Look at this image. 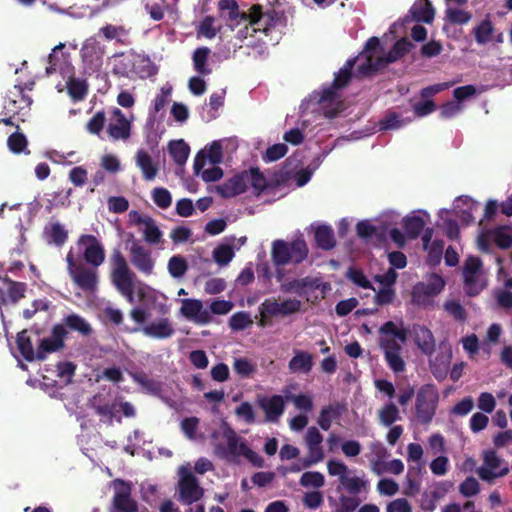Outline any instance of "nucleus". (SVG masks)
I'll use <instances>...</instances> for the list:
<instances>
[{"label": "nucleus", "instance_id": "nucleus-1", "mask_svg": "<svg viewBox=\"0 0 512 512\" xmlns=\"http://www.w3.org/2000/svg\"><path fill=\"white\" fill-rule=\"evenodd\" d=\"M77 246L83 248V261L70 250L66 255L67 272L73 283L83 291L94 292L98 285L97 268L105 261V249L96 236L82 234Z\"/></svg>", "mask_w": 512, "mask_h": 512}, {"label": "nucleus", "instance_id": "nucleus-2", "mask_svg": "<svg viewBox=\"0 0 512 512\" xmlns=\"http://www.w3.org/2000/svg\"><path fill=\"white\" fill-rule=\"evenodd\" d=\"M379 333L384 336H393L392 338L384 337L379 340V346L384 353L387 365L395 373L404 372L406 364L401 357V351L402 344L407 341V330L398 328L393 321H387L379 328Z\"/></svg>", "mask_w": 512, "mask_h": 512}, {"label": "nucleus", "instance_id": "nucleus-3", "mask_svg": "<svg viewBox=\"0 0 512 512\" xmlns=\"http://www.w3.org/2000/svg\"><path fill=\"white\" fill-rule=\"evenodd\" d=\"M308 246L304 239L286 242L277 239L272 243L271 258L275 266H285L289 263L300 264L308 256Z\"/></svg>", "mask_w": 512, "mask_h": 512}, {"label": "nucleus", "instance_id": "nucleus-4", "mask_svg": "<svg viewBox=\"0 0 512 512\" xmlns=\"http://www.w3.org/2000/svg\"><path fill=\"white\" fill-rule=\"evenodd\" d=\"M414 47L415 45L410 40L407 38H401L395 42L386 56H377V59L374 61L373 57L370 55L366 63H362L358 66L357 71L361 76H371L386 65L401 59Z\"/></svg>", "mask_w": 512, "mask_h": 512}, {"label": "nucleus", "instance_id": "nucleus-5", "mask_svg": "<svg viewBox=\"0 0 512 512\" xmlns=\"http://www.w3.org/2000/svg\"><path fill=\"white\" fill-rule=\"evenodd\" d=\"M219 17L229 23L231 29L247 22L249 25H256L263 17L262 6L259 4L252 5L250 12L240 11L236 0H219L218 2Z\"/></svg>", "mask_w": 512, "mask_h": 512}, {"label": "nucleus", "instance_id": "nucleus-6", "mask_svg": "<svg viewBox=\"0 0 512 512\" xmlns=\"http://www.w3.org/2000/svg\"><path fill=\"white\" fill-rule=\"evenodd\" d=\"M438 400V390L433 384H425L419 388L415 400V418L418 423L427 425L432 422Z\"/></svg>", "mask_w": 512, "mask_h": 512}, {"label": "nucleus", "instance_id": "nucleus-7", "mask_svg": "<svg viewBox=\"0 0 512 512\" xmlns=\"http://www.w3.org/2000/svg\"><path fill=\"white\" fill-rule=\"evenodd\" d=\"M445 287V282L440 275L434 274L428 282H418L414 285L411 297L412 302L419 306H426L431 303L433 297L437 296Z\"/></svg>", "mask_w": 512, "mask_h": 512}, {"label": "nucleus", "instance_id": "nucleus-8", "mask_svg": "<svg viewBox=\"0 0 512 512\" xmlns=\"http://www.w3.org/2000/svg\"><path fill=\"white\" fill-rule=\"evenodd\" d=\"M178 500L185 505L199 501L204 490L200 487L198 479L189 471H186L178 482Z\"/></svg>", "mask_w": 512, "mask_h": 512}, {"label": "nucleus", "instance_id": "nucleus-9", "mask_svg": "<svg viewBox=\"0 0 512 512\" xmlns=\"http://www.w3.org/2000/svg\"><path fill=\"white\" fill-rule=\"evenodd\" d=\"M115 493L110 512H137V502L131 498V487L121 479L114 481Z\"/></svg>", "mask_w": 512, "mask_h": 512}, {"label": "nucleus", "instance_id": "nucleus-10", "mask_svg": "<svg viewBox=\"0 0 512 512\" xmlns=\"http://www.w3.org/2000/svg\"><path fill=\"white\" fill-rule=\"evenodd\" d=\"M111 122L107 127L109 137L114 140L126 141L131 137L132 119L129 120L117 107L111 110Z\"/></svg>", "mask_w": 512, "mask_h": 512}, {"label": "nucleus", "instance_id": "nucleus-11", "mask_svg": "<svg viewBox=\"0 0 512 512\" xmlns=\"http://www.w3.org/2000/svg\"><path fill=\"white\" fill-rule=\"evenodd\" d=\"M67 335V330L62 324H56L53 326L51 336L44 338L40 341V344L36 351L37 360L46 359L47 353H52L61 350L64 344V338Z\"/></svg>", "mask_w": 512, "mask_h": 512}, {"label": "nucleus", "instance_id": "nucleus-12", "mask_svg": "<svg viewBox=\"0 0 512 512\" xmlns=\"http://www.w3.org/2000/svg\"><path fill=\"white\" fill-rule=\"evenodd\" d=\"M110 264V278L113 285H122L128 280H135V273L129 268L126 258L119 249L113 250L110 257Z\"/></svg>", "mask_w": 512, "mask_h": 512}, {"label": "nucleus", "instance_id": "nucleus-13", "mask_svg": "<svg viewBox=\"0 0 512 512\" xmlns=\"http://www.w3.org/2000/svg\"><path fill=\"white\" fill-rule=\"evenodd\" d=\"M181 304L180 313L186 319L201 325L209 324L212 321L209 310L203 308L201 300L186 298L181 300Z\"/></svg>", "mask_w": 512, "mask_h": 512}, {"label": "nucleus", "instance_id": "nucleus-14", "mask_svg": "<svg viewBox=\"0 0 512 512\" xmlns=\"http://www.w3.org/2000/svg\"><path fill=\"white\" fill-rule=\"evenodd\" d=\"M76 372V364L71 361H62L56 364V378L54 379L46 374L42 376L43 384L48 387L63 388L73 382Z\"/></svg>", "mask_w": 512, "mask_h": 512}, {"label": "nucleus", "instance_id": "nucleus-15", "mask_svg": "<svg viewBox=\"0 0 512 512\" xmlns=\"http://www.w3.org/2000/svg\"><path fill=\"white\" fill-rule=\"evenodd\" d=\"M248 182V172L242 171L218 185L216 191L222 198H232L246 192Z\"/></svg>", "mask_w": 512, "mask_h": 512}, {"label": "nucleus", "instance_id": "nucleus-16", "mask_svg": "<svg viewBox=\"0 0 512 512\" xmlns=\"http://www.w3.org/2000/svg\"><path fill=\"white\" fill-rule=\"evenodd\" d=\"M65 44L60 43L55 46L48 57V66L46 67V74L52 75L60 72L62 75L72 73L73 67L69 63V54L62 52Z\"/></svg>", "mask_w": 512, "mask_h": 512}, {"label": "nucleus", "instance_id": "nucleus-17", "mask_svg": "<svg viewBox=\"0 0 512 512\" xmlns=\"http://www.w3.org/2000/svg\"><path fill=\"white\" fill-rule=\"evenodd\" d=\"M130 260L132 265L145 275H151L154 269V260L151 252L138 243H133L130 247Z\"/></svg>", "mask_w": 512, "mask_h": 512}, {"label": "nucleus", "instance_id": "nucleus-18", "mask_svg": "<svg viewBox=\"0 0 512 512\" xmlns=\"http://www.w3.org/2000/svg\"><path fill=\"white\" fill-rule=\"evenodd\" d=\"M414 342L425 355H432L435 351V339L430 329L423 325L414 324L410 330Z\"/></svg>", "mask_w": 512, "mask_h": 512}, {"label": "nucleus", "instance_id": "nucleus-19", "mask_svg": "<svg viewBox=\"0 0 512 512\" xmlns=\"http://www.w3.org/2000/svg\"><path fill=\"white\" fill-rule=\"evenodd\" d=\"M484 463L486 468L482 467L479 469L478 474L482 480L490 481L498 476H504L509 472L508 468H503L499 473H495L494 470L500 467L501 459L498 457L496 451L488 450L484 452Z\"/></svg>", "mask_w": 512, "mask_h": 512}, {"label": "nucleus", "instance_id": "nucleus-20", "mask_svg": "<svg viewBox=\"0 0 512 512\" xmlns=\"http://www.w3.org/2000/svg\"><path fill=\"white\" fill-rule=\"evenodd\" d=\"M224 436L227 440V448H224L221 445H217L215 452L221 458H227L228 455L233 457L241 456L244 453V450L241 448L242 445H247L244 441L240 439V437L236 434V432L229 428L224 432Z\"/></svg>", "mask_w": 512, "mask_h": 512}, {"label": "nucleus", "instance_id": "nucleus-21", "mask_svg": "<svg viewBox=\"0 0 512 512\" xmlns=\"http://www.w3.org/2000/svg\"><path fill=\"white\" fill-rule=\"evenodd\" d=\"M80 53L83 62L90 68H97L102 65L104 51L96 40L88 39L85 41Z\"/></svg>", "mask_w": 512, "mask_h": 512}, {"label": "nucleus", "instance_id": "nucleus-22", "mask_svg": "<svg viewBox=\"0 0 512 512\" xmlns=\"http://www.w3.org/2000/svg\"><path fill=\"white\" fill-rule=\"evenodd\" d=\"M259 406L265 412L267 421L275 422L284 413L285 402L282 396L273 395L259 400Z\"/></svg>", "mask_w": 512, "mask_h": 512}, {"label": "nucleus", "instance_id": "nucleus-23", "mask_svg": "<svg viewBox=\"0 0 512 512\" xmlns=\"http://www.w3.org/2000/svg\"><path fill=\"white\" fill-rule=\"evenodd\" d=\"M135 163L141 170L142 176L146 181H152L158 175V165L153 161L152 157L146 150L139 149L136 152Z\"/></svg>", "mask_w": 512, "mask_h": 512}, {"label": "nucleus", "instance_id": "nucleus-24", "mask_svg": "<svg viewBox=\"0 0 512 512\" xmlns=\"http://www.w3.org/2000/svg\"><path fill=\"white\" fill-rule=\"evenodd\" d=\"M142 332L151 338L167 339L175 333V329L168 318H162L157 322H151L144 326Z\"/></svg>", "mask_w": 512, "mask_h": 512}, {"label": "nucleus", "instance_id": "nucleus-25", "mask_svg": "<svg viewBox=\"0 0 512 512\" xmlns=\"http://www.w3.org/2000/svg\"><path fill=\"white\" fill-rule=\"evenodd\" d=\"M321 286V281L318 278L304 277L300 279H294L281 286V290L286 293H296L302 295L307 290H316Z\"/></svg>", "mask_w": 512, "mask_h": 512}, {"label": "nucleus", "instance_id": "nucleus-26", "mask_svg": "<svg viewBox=\"0 0 512 512\" xmlns=\"http://www.w3.org/2000/svg\"><path fill=\"white\" fill-rule=\"evenodd\" d=\"M344 409V405L340 403L324 406L317 419V423L320 428L324 431H328L331 427L332 421L339 419Z\"/></svg>", "mask_w": 512, "mask_h": 512}, {"label": "nucleus", "instance_id": "nucleus-27", "mask_svg": "<svg viewBox=\"0 0 512 512\" xmlns=\"http://www.w3.org/2000/svg\"><path fill=\"white\" fill-rule=\"evenodd\" d=\"M43 237L49 244L62 246L68 239V231L58 222L48 223L43 230Z\"/></svg>", "mask_w": 512, "mask_h": 512}, {"label": "nucleus", "instance_id": "nucleus-28", "mask_svg": "<svg viewBox=\"0 0 512 512\" xmlns=\"http://www.w3.org/2000/svg\"><path fill=\"white\" fill-rule=\"evenodd\" d=\"M313 367V356L306 351H296L290 359L288 368L292 373H308Z\"/></svg>", "mask_w": 512, "mask_h": 512}, {"label": "nucleus", "instance_id": "nucleus-29", "mask_svg": "<svg viewBox=\"0 0 512 512\" xmlns=\"http://www.w3.org/2000/svg\"><path fill=\"white\" fill-rule=\"evenodd\" d=\"M168 152L176 165L183 166L189 157L190 147L183 139L172 140L168 143Z\"/></svg>", "mask_w": 512, "mask_h": 512}, {"label": "nucleus", "instance_id": "nucleus-30", "mask_svg": "<svg viewBox=\"0 0 512 512\" xmlns=\"http://www.w3.org/2000/svg\"><path fill=\"white\" fill-rule=\"evenodd\" d=\"M314 238L317 246L323 250H331L336 246L334 231L328 225L318 226Z\"/></svg>", "mask_w": 512, "mask_h": 512}, {"label": "nucleus", "instance_id": "nucleus-31", "mask_svg": "<svg viewBox=\"0 0 512 512\" xmlns=\"http://www.w3.org/2000/svg\"><path fill=\"white\" fill-rule=\"evenodd\" d=\"M66 87L69 96L74 102L83 100L88 93V85L86 81L75 78L72 74L68 77Z\"/></svg>", "mask_w": 512, "mask_h": 512}, {"label": "nucleus", "instance_id": "nucleus-32", "mask_svg": "<svg viewBox=\"0 0 512 512\" xmlns=\"http://www.w3.org/2000/svg\"><path fill=\"white\" fill-rule=\"evenodd\" d=\"M16 344L20 354L26 361L32 362L37 359L27 330H22L17 334Z\"/></svg>", "mask_w": 512, "mask_h": 512}, {"label": "nucleus", "instance_id": "nucleus-33", "mask_svg": "<svg viewBox=\"0 0 512 512\" xmlns=\"http://www.w3.org/2000/svg\"><path fill=\"white\" fill-rule=\"evenodd\" d=\"M451 354L442 353L430 361L431 373L437 380H444L448 373Z\"/></svg>", "mask_w": 512, "mask_h": 512}, {"label": "nucleus", "instance_id": "nucleus-34", "mask_svg": "<svg viewBox=\"0 0 512 512\" xmlns=\"http://www.w3.org/2000/svg\"><path fill=\"white\" fill-rule=\"evenodd\" d=\"M64 327H68L73 331L79 332L83 336H88L92 333L91 325L78 314L67 315L64 319Z\"/></svg>", "mask_w": 512, "mask_h": 512}, {"label": "nucleus", "instance_id": "nucleus-35", "mask_svg": "<svg viewBox=\"0 0 512 512\" xmlns=\"http://www.w3.org/2000/svg\"><path fill=\"white\" fill-rule=\"evenodd\" d=\"M3 282L7 284V303L16 304L19 300L25 297L26 284L23 282L13 281L8 277L3 278Z\"/></svg>", "mask_w": 512, "mask_h": 512}, {"label": "nucleus", "instance_id": "nucleus-36", "mask_svg": "<svg viewBox=\"0 0 512 512\" xmlns=\"http://www.w3.org/2000/svg\"><path fill=\"white\" fill-rule=\"evenodd\" d=\"M130 376L135 383L149 393L158 394L161 391V384L150 378L144 371L131 372Z\"/></svg>", "mask_w": 512, "mask_h": 512}, {"label": "nucleus", "instance_id": "nucleus-37", "mask_svg": "<svg viewBox=\"0 0 512 512\" xmlns=\"http://www.w3.org/2000/svg\"><path fill=\"white\" fill-rule=\"evenodd\" d=\"M425 226V221L420 216L405 217L403 228L408 238L416 239L419 237Z\"/></svg>", "mask_w": 512, "mask_h": 512}, {"label": "nucleus", "instance_id": "nucleus-38", "mask_svg": "<svg viewBox=\"0 0 512 512\" xmlns=\"http://www.w3.org/2000/svg\"><path fill=\"white\" fill-rule=\"evenodd\" d=\"M210 54L208 47H199L193 53V64L194 69L202 75L211 73V69L207 67V61Z\"/></svg>", "mask_w": 512, "mask_h": 512}, {"label": "nucleus", "instance_id": "nucleus-39", "mask_svg": "<svg viewBox=\"0 0 512 512\" xmlns=\"http://www.w3.org/2000/svg\"><path fill=\"white\" fill-rule=\"evenodd\" d=\"M340 483L344 486V488L353 495L359 494L362 490H366L369 481L366 479H362L360 477H348L347 475H342V478H339Z\"/></svg>", "mask_w": 512, "mask_h": 512}, {"label": "nucleus", "instance_id": "nucleus-40", "mask_svg": "<svg viewBox=\"0 0 512 512\" xmlns=\"http://www.w3.org/2000/svg\"><path fill=\"white\" fill-rule=\"evenodd\" d=\"M494 27L489 19L482 20L474 29L473 33L478 44H486L491 40Z\"/></svg>", "mask_w": 512, "mask_h": 512}, {"label": "nucleus", "instance_id": "nucleus-41", "mask_svg": "<svg viewBox=\"0 0 512 512\" xmlns=\"http://www.w3.org/2000/svg\"><path fill=\"white\" fill-rule=\"evenodd\" d=\"M247 172L251 186L257 196L269 187L267 179L258 167H251Z\"/></svg>", "mask_w": 512, "mask_h": 512}, {"label": "nucleus", "instance_id": "nucleus-42", "mask_svg": "<svg viewBox=\"0 0 512 512\" xmlns=\"http://www.w3.org/2000/svg\"><path fill=\"white\" fill-rule=\"evenodd\" d=\"M378 417L382 425L389 427L400 418L399 409L393 402H389L378 411Z\"/></svg>", "mask_w": 512, "mask_h": 512}, {"label": "nucleus", "instance_id": "nucleus-43", "mask_svg": "<svg viewBox=\"0 0 512 512\" xmlns=\"http://www.w3.org/2000/svg\"><path fill=\"white\" fill-rule=\"evenodd\" d=\"M215 18L211 15L205 16L196 29L197 37H204L207 39H213L220 31V27L214 26Z\"/></svg>", "mask_w": 512, "mask_h": 512}, {"label": "nucleus", "instance_id": "nucleus-44", "mask_svg": "<svg viewBox=\"0 0 512 512\" xmlns=\"http://www.w3.org/2000/svg\"><path fill=\"white\" fill-rule=\"evenodd\" d=\"M168 272L173 278H181L188 270V262L181 255H174L168 261Z\"/></svg>", "mask_w": 512, "mask_h": 512}, {"label": "nucleus", "instance_id": "nucleus-45", "mask_svg": "<svg viewBox=\"0 0 512 512\" xmlns=\"http://www.w3.org/2000/svg\"><path fill=\"white\" fill-rule=\"evenodd\" d=\"M410 12L417 22H424L427 24H430L435 16L434 8L429 1L419 7L413 6L410 9Z\"/></svg>", "mask_w": 512, "mask_h": 512}, {"label": "nucleus", "instance_id": "nucleus-46", "mask_svg": "<svg viewBox=\"0 0 512 512\" xmlns=\"http://www.w3.org/2000/svg\"><path fill=\"white\" fill-rule=\"evenodd\" d=\"M463 277L465 292L469 296L478 295L486 286V283L479 277L478 274L463 275Z\"/></svg>", "mask_w": 512, "mask_h": 512}, {"label": "nucleus", "instance_id": "nucleus-47", "mask_svg": "<svg viewBox=\"0 0 512 512\" xmlns=\"http://www.w3.org/2000/svg\"><path fill=\"white\" fill-rule=\"evenodd\" d=\"M144 226V240L151 245L159 244L162 239V232L156 225L155 221L152 218H148V221Z\"/></svg>", "mask_w": 512, "mask_h": 512}, {"label": "nucleus", "instance_id": "nucleus-48", "mask_svg": "<svg viewBox=\"0 0 512 512\" xmlns=\"http://www.w3.org/2000/svg\"><path fill=\"white\" fill-rule=\"evenodd\" d=\"M299 484L303 487L321 488L325 484V478L318 471H308L302 474Z\"/></svg>", "mask_w": 512, "mask_h": 512}, {"label": "nucleus", "instance_id": "nucleus-49", "mask_svg": "<svg viewBox=\"0 0 512 512\" xmlns=\"http://www.w3.org/2000/svg\"><path fill=\"white\" fill-rule=\"evenodd\" d=\"M494 243L501 249H509L512 247V232L504 227H500L491 231Z\"/></svg>", "mask_w": 512, "mask_h": 512}, {"label": "nucleus", "instance_id": "nucleus-50", "mask_svg": "<svg viewBox=\"0 0 512 512\" xmlns=\"http://www.w3.org/2000/svg\"><path fill=\"white\" fill-rule=\"evenodd\" d=\"M380 465L381 464L378 461L373 463L372 469L377 475L382 474L383 471L399 475L404 471V464L400 459H393L383 464L384 469L380 468Z\"/></svg>", "mask_w": 512, "mask_h": 512}, {"label": "nucleus", "instance_id": "nucleus-51", "mask_svg": "<svg viewBox=\"0 0 512 512\" xmlns=\"http://www.w3.org/2000/svg\"><path fill=\"white\" fill-rule=\"evenodd\" d=\"M446 19L452 24L464 25L472 19V14L458 8H448L446 10Z\"/></svg>", "mask_w": 512, "mask_h": 512}, {"label": "nucleus", "instance_id": "nucleus-52", "mask_svg": "<svg viewBox=\"0 0 512 512\" xmlns=\"http://www.w3.org/2000/svg\"><path fill=\"white\" fill-rule=\"evenodd\" d=\"M154 203L161 209H167L171 206L172 196L168 189L163 187L154 188L152 191Z\"/></svg>", "mask_w": 512, "mask_h": 512}, {"label": "nucleus", "instance_id": "nucleus-53", "mask_svg": "<svg viewBox=\"0 0 512 512\" xmlns=\"http://www.w3.org/2000/svg\"><path fill=\"white\" fill-rule=\"evenodd\" d=\"M403 124V120L396 112H388L378 123L381 131L397 129L402 127Z\"/></svg>", "mask_w": 512, "mask_h": 512}, {"label": "nucleus", "instance_id": "nucleus-54", "mask_svg": "<svg viewBox=\"0 0 512 512\" xmlns=\"http://www.w3.org/2000/svg\"><path fill=\"white\" fill-rule=\"evenodd\" d=\"M252 324L250 315L246 312H237L229 319V326L234 331H242Z\"/></svg>", "mask_w": 512, "mask_h": 512}, {"label": "nucleus", "instance_id": "nucleus-55", "mask_svg": "<svg viewBox=\"0 0 512 512\" xmlns=\"http://www.w3.org/2000/svg\"><path fill=\"white\" fill-rule=\"evenodd\" d=\"M106 123L105 112L98 111L95 115L87 122L86 130L93 135H100Z\"/></svg>", "mask_w": 512, "mask_h": 512}, {"label": "nucleus", "instance_id": "nucleus-56", "mask_svg": "<svg viewBox=\"0 0 512 512\" xmlns=\"http://www.w3.org/2000/svg\"><path fill=\"white\" fill-rule=\"evenodd\" d=\"M288 147L283 143L274 144L266 149L263 155V161L266 163L274 162L286 155Z\"/></svg>", "mask_w": 512, "mask_h": 512}, {"label": "nucleus", "instance_id": "nucleus-57", "mask_svg": "<svg viewBox=\"0 0 512 512\" xmlns=\"http://www.w3.org/2000/svg\"><path fill=\"white\" fill-rule=\"evenodd\" d=\"M234 257V251L229 245H220L213 251V258L220 266H225Z\"/></svg>", "mask_w": 512, "mask_h": 512}, {"label": "nucleus", "instance_id": "nucleus-58", "mask_svg": "<svg viewBox=\"0 0 512 512\" xmlns=\"http://www.w3.org/2000/svg\"><path fill=\"white\" fill-rule=\"evenodd\" d=\"M27 144V138L24 134L19 132L12 133L7 139L9 149L15 154L23 152L26 149Z\"/></svg>", "mask_w": 512, "mask_h": 512}, {"label": "nucleus", "instance_id": "nucleus-59", "mask_svg": "<svg viewBox=\"0 0 512 512\" xmlns=\"http://www.w3.org/2000/svg\"><path fill=\"white\" fill-rule=\"evenodd\" d=\"M419 472V469H416L414 467H410L407 475H406V486L404 489V494L407 496H414L416 495L420 490V484L415 479V476H417Z\"/></svg>", "mask_w": 512, "mask_h": 512}, {"label": "nucleus", "instance_id": "nucleus-60", "mask_svg": "<svg viewBox=\"0 0 512 512\" xmlns=\"http://www.w3.org/2000/svg\"><path fill=\"white\" fill-rule=\"evenodd\" d=\"M307 448L308 456L303 458V467H311L324 459L325 455L321 444L318 446H307Z\"/></svg>", "mask_w": 512, "mask_h": 512}, {"label": "nucleus", "instance_id": "nucleus-61", "mask_svg": "<svg viewBox=\"0 0 512 512\" xmlns=\"http://www.w3.org/2000/svg\"><path fill=\"white\" fill-rule=\"evenodd\" d=\"M233 369L242 378H247L255 371V366L247 358H236Z\"/></svg>", "mask_w": 512, "mask_h": 512}, {"label": "nucleus", "instance_id": "nucleus-62", "mask_svg": "<svg viewBox=\"0 0 512 512\" xmlns=\"http://www.w3.org/2000/svg\"><path fill=\"white\" fill-rule=\"evenodd\" d=\"M479 490V482L473 476L467 477L459 486L460 493L465 497H473Z\"/></svg>", "mask_w": 512, "mask_h": 512}, {"label": "nucleus", "instance_id": "nucleus-63", "mask_svg": "<svg viewBox=\"0 0 512 512\" xmlns=\"http://www.w3.org/2000/svg\"><path fill=\"white\" fill-rule=\"evenodd\" d=\"M348 277L357 286L364 289L374 290L371 282L368 280V278L365 276L362 270L350 268L348 271Z\"/></svg>", "mask_w": 512, "mask_h": 512}, {"label": "nucleus", "instance_id": "nucleus-64", "mask_svg": "<svg viewBox=\"0 0 512 512\" xmlns=\"http://www.w3.org/2000/svg\"><path fill=\"white\" fill-rule=\"evenodd\" d=\"M387 512H412V506L406 498H397L386 507Z\"/></svg>", "mask_w": 512, "mask_h": 512}]
</instances>
